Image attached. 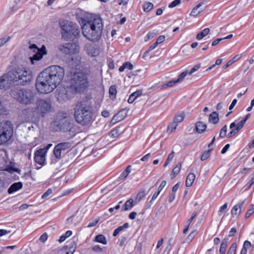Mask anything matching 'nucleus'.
<instances>
[{"label":"nucleus","mask_w":254,"mask_h":254,"mask_svg":"<svg viewBox=\"0 0 254 254\" xmlns=\"http://www.w3.org/2000/svg\"><path fill=\"white\" fill-rule=\"evenodd\" d=\"M254 212V208L252 207L250 208L247 212L245 217L246 218H248L250 217Z\"/></svg>","instance_id":"864d4df0"},{"label":"nucleus","mask_w":254,"mask_h":254,"mask_svg":"<svg viewBox=\"0 0 254 254\" xmlns=\"http://www.w3.org/2000/svg\"><path fill=\"white\" fill-rule=\"evenodd\" d=\"M178 83L176 81V79L170 81L163 85V88L170 87L173 86L175 84Z\"/></svg>","instance_id":"37998d69"},{"label":"nucleus","mask_w":254,"mask_h":254,"mask_svg":"<svg viewBox=\"0 0 254 254\" xmlns=\"http://www.w3.org/2000/svg\"><path fill=\"white\" fill-rule=\"evenodd\" d=\"M209 32L210 29L208 28H205L197 34L196 38L197 40H200L208 34Z\"/></svg>","instance_id":"c85d7f7f"},{"label":"nucleus","mask_w":254,"mask_h":254,"mask_svg":"<svg viewBox=\"0 0 254 254\" xmlns=\"http://www.w3.org/2000/svg\"><path fill=\"white\" fill-rule=\"evenodd\" d=\"M62 151L69 149L71 146V144L69 142H64L57 144Z\"/></svg>","instance_id":"72a5a7b5"},{"label":"nucleus","mask_w":254,"mask_h":254,"mask_svg":"<svg viewBox=\"0 0 254 254\" xmlns=\"http://www.w3.org/2000/svg\"><path fill=\"white\" fill-rule=\"evenodd\" d=\"M4 171H6L10 174H13L14 172H17L19 173L20 170L16 168H14L12 166H7L4 170Z\"/></svg>","instance_id":"e433bc0d"},{"label":"nucleus","mask_w":254,"mask_h":254,"mask_svg":"<svg viewBox=\"0 0 254 254\" xmlns=\"http://www.w3.org/2000/svg\"><path fill=\"white\" fill-rule=\"evenodd\" d=\"M124 111V110H122V111L119 112L118 114H117L113 117V118H112V119L111 121V123L112 124L114 125V124H116L117 123H118L120 121H121L125 118L126 115L121 116V114Z\"/></svg>","instance_id":"5701e85b"},{"label":"nucleus","mask_w":254,"mask_h":254,"mask_svg":"<svg viewBox=\"0 0 254 254\" xmlns=\"http://www.w3.org/2000/svg\"><path fill=\"white\" fill-rule=\"evenodd\" d=\"M228 206L227 203H225L223 205H222L219 209L218 211V214L219 215H221L227 209Z\"/></svg>","instance_id":"8fccbe9b"},{"label":"nucleus","mask_w":254,"mask_h":254,"mask_svg":"<svg viewBox=\"0 0 254 254\" xmlns=\"http://www.w3.org/2000/svg\"><path fill=\"white\" fill-rule=\"evenodd\" d=\"M153 4L148 1L145 2L142 5L143 11L147 12L151 10L153 8Z\"/></svg>","instance_id":"7c9ffc66"},{"label":"nucleus","mask_w":254,"mask_h":254,"mask_svg":"<svg viewBox=\"0 0 254 254\" xmlns=\"http://www.w3.org/2000/svg\"><path fill=\"white\" fill-rule=\"evenodd\" d=\"M23 187L22 183L20 182L15 183L11 185V186L8 189V192L9 193H12L13 192L17 191L19 189H21Z\"/></svg>","instance_id":"412c9836"},{"label":"nucleus","mask_w":254,"mask_h":254,"mask_svg":"<svg viewBox=\"0 0 254 254\" xmlns=\"http://www.w3.org/2000/svg\"><path fill=\"white\" fill-rule=\"evenodd\" d=\"M227 131V125H224L220 130L219 137L221 138L225 137L226 135Z\"/></svg>","instance_id":"79ce46f5"},{"label":"nucleus","mask_w":254,"mask_h":254,"mask_svg":"<svg viewBox=\"0 0 254 254\" xmlns=\"http://www.w3.org/2000/svg\"><path fill=\"white\" fill-rule=\"evenodd\" d=\"M165 37L164 36L161 35L157 39L156 42L158 45L159 44H161L163 43L165 40Z\"/></svg>","instance_id":"052dcab7"},{"label":"nucleus","mask_w":254,"mask_h":254,"mask_svg":"<svg viewBox=\"0 0 254 254\" xmlns=\"http://www.w3.org/2000/svg\"><path fill=\"white\" fill-rule=\"evenodd\" d=\"M54 124L60 130L64 132L69 130L72 127L69 119L66 117L58 119L57 121L55 122Z\"/></svg>","instance_id":"f8f14e48"},{"label":"nucleus","mask_w":254,"mask_h":254,"mask_svg":"<svg viewBox=\"0 0 254 254\" xmlns=\"http://www.w3.org/2000/svg\"><path fill=\"white\" fill-rule=\"evenodd\" d=\"M60 25L62 29V37L65 40L77 38L79 36L80 30L78 26L75 23L63 20L60 22Z\"/></svg>","instance_id":"0eeeda50"},{"label":"nucleus","mask_w":254,"mask_h":254,"mask_svg":"<svg viewBox=\"0 0 254 254\" xmlns=\"http://www.w3.org/2000/svg\"><path fill=\"white\" fill-rule=\"evenodd\" d=\"M166 181H163L160 186H159L157 190L159 191L160 192L162 191V190L163 189V188L165 187L166 185Z\"/></svg>","instance_id":"6e6d98bb"},{"label":"nucleus","mask_w":254,"mask_h":254,"mask_svg":"<svg viewBox=\"0 0 254 254\" xmlns=\"http://www.w3.org/2000/svg\"><path fill=\"white\" fill-rule=\"evenodd\" d=\"M64 75V69L59 65H52L39 74L36 88L42 94L52 92L61 83Z\"/></svg>","instance_id":"f257e3e1"},{"label":"nucleus","mask_w":254,"mask_h":254,"mask_svg":"<svg viewBox=\"0 0 254 254\" xmlns=\"http://www.w3.org/2000/svg\"><path fill=\"white\" fill-rule=\"evenodd\" d=\"M10 36H7L5 37L2 38L0 39V47L3 45L5 43H6L7 42L9 41L10 39Z\"/></svg>","instance_id":"09e8293b"},{"label":"nucleus","mask_w":254,"mask_h":254,"mask_svg":"<svg viewBox=\"0 0 254 254\" xmlns=\"http://www.w3.org/2000/svg\"><path fill=\"white\" fill-rule=\"evenodd\" d=\"M176 193L174 192H172L170 195L169 197L168 201L170 203H171L175 198Z\"/></svg>","instance_id":"338daca9"},{"label":"nucleus","mask_w":254,"mask_h":254,"mask_svg":"<svg viewBox=\"0 0 254 254\" xmlns=\"http://www.w3.org/2000/svg\"><path fill=\"white\" fill-rule=\"evenodd\" d=\"M82 33L88 40L96 42L102 35L103 25L102 19L92 15L81 18Z\"/></svg>","instance_id":"f03ea898"},{"label":"nucleus","mask_w":254,"mask_h":254,"mask_svg":"<svg viewBox=\"0 0 254 254\" xmlns=\"http://www.w3.org/2000/svg\"><path fill=\"white\" fill-rule=\"evenodd\" d=\"M185 117V114L183 112L179 113L175 115L173 121L178 124L184 120Z\"/></svg>","instance_id":"c756f323"},{"label":"nucleus","mask_w":254,"mask_h":254,"mask_svg":"<svg viewBox=\"0 0 254 254\" xmlns=\"http://www.w3.org/2000/svg\"><path fill=\"white\" fill-rule=\"evenodd\" d=\"M99 220L97 219L94 221H93L92 222H90L87 226V227H92L95 226L99 222Z\"/></svg>","instance_id":"0e129e2a"},{"label":"nucleus","mask_w":254,"mask_h":254,"mask_svg":"<svg viewBox=\"0 0 254 254\" xmlns=\"http://www.w3.org/2000/svg\"><path fill=\"white\" fill-rule=\"evenodd\" d=\"M36 108L41 116L44 117L52 110V102L50 99H40L36 102Z\"/></svg>","instance_id":"1a4fd4ad"},{"label":"nucleus","mask_w":254,"mask_h":254,"mask_svg":"<svg viewBox=\"0 0 254 254\" xmlns=\"http://www.w3.org/2000/svg\"><path fill=\"white\" fill-rule=\"evenodd\" d=\"M209 122L216 125L219 123V118L218 117V114L216 112H213L211 113L209 116L208 118Z\"/></svg>","instance_id":"4be33fe9"},{"label":"nucleus","mask_w":254,"mask_h":254,"mask_svg":"<svg viewBox=\"0 0 254 254\" xmlns=\"http://www.w3.org/2000/svg\"><path fill=\"white\" fill-rule=\"evenodd\" d=\"M142 94V90H138L135 92L132 93L129 97L128 99V103L129 104L132 103L135 99L137 97L141 95Z\"/></svg>","instance_id":"b1692460"},{"label":"nucleus","mask_w":254,"mask_h":254,"mask_svg":"<svg viewBox=\"0 0 254 254\" xmlns=\"http://www.w3.org/2000/svg\"><path fill=\"white\" fill-rule=\"evenodd\" d=\"M29 48L33 50L34 52L36 53L30 58L31 63L34 64V61H39L44 55H46L47 52L45 46L43 45L41 49L38 48L35 44H32L29 46Z\"/></svg>","instance_id":"9b49d317"},{"label":"nucleus","mask_w":254,"mask_h":254,"mask_svg":"<svg viewBox=\"0 0 254 254\" xmlns=\"http://www.w3.org/2000/svg\"><path fill=\"white\" fill-rule=\"evenodd\" d=\"M48 236L46 233L42 234L40 237V240L42 242H45L48 239Z\"/></svg>","instance_id":"bf43d9fd"},{"label":"nucleus","mask_w":254,"mask_h":254,"mask_svg":"<svg viewBox=\"0 0 254 254\" xmlns=\"http://www.w3.org/2000/svg\"><path fill=\"white\" fill-rule=\"evenodd\" d=\"M22 114L24 116V119L27 122H37L39 120L41 116L36 108L24 109Z\"/></svg>","instance_id":"9d476101"},{"label":"nucleus","mask_w":254,"mask_h":254,"mask_svg":"<svg viewBox=\"0 0 254 254\" xmlns=\"http://www.w3.org/2000/svg\"><path fill=\"white\" fill-rule=\"evenodd\" d=\"M243 127L239 122L237 125L235 122L231 123L230 126V128L231 129V131L227 135V137L228 138L232 137L238 133Z\"/></svg>","instance_id":"dca6fc26"},{"label":"nucleus","mask_w":254,"mask_h":254,"mask_svg":"<svg viewBox=\"0 0 254 254\" xmlns=\"http://www.w3.org/2000/svg\"><path fill=\"white\" fill-rule=\"evenodd\" d=\"M200 67V64H197L195 65L193 68L191 69L190 71L189 72V74L191 75L196 71H197Z\"/></svg>","instance_id":"603ef678"},{"label":"nucleus","mask_w":254,"mask_h":254,"mask_svg":"<svg viewBox=\"0 0 254 254\" xmlns=\"http://www.w3.org/2000/svg\"><path fill=\"white\" fill-rule=\"evenodd\" d=\"M237 232V229L235 228H232L229 232V237L233 236Z\"/></svg>","instance_id":"774afa93"},{"label":"nucleus","mask_w":254,"mask_h":254,"mask_svg":"<svg viewBox=\"0 0 254 254\" xmlns=\"http://www.w3.org/2000/svg\"><path fill=\"white\" fill-rule=\"evenodd\" d=\"M13 128L10 121H3L0 123V145L5 143L12 137Z\"/></svg>","instance_id":"6e6552de"},{"label":"nucleus","mask_w":254,"mask_h":254,"mask_svg":"<svg viewBox=\"0 0 254 254\" xmlns=\"http://www.w3.org/2000/svg\"><path fill=\"white\" fill-rule=\"evenodd\" d=\"M8 74H5L0 77V89L6 90L10 88L11 85L14 84L10 80Z\"/></svg>","instance_id":"4468645a"},{"label":"nucleus","mask_w":254,"mask_h":254,"mask_svg":"<svg viewBox=\"0 0 254 254\" xmlns=\"http://www.w3.org/2000/svg\"><path fill=\"white\" fill-rule=\"evenodd\" d=\"M188 74V72L187 71H185L183 72L179 76L178 79H176V81L178 82H180L183 81Z\"/></svg>","instance_id":"c03bdc74"},{"label":"nucleus","mask_w":254,"mask_h":254,"mask_svg":"<svg viewBox=\"0 0 254 254\" xmlns=\"http://www.w3.org/2000/svg\"><path fill=\"white\" fill-rule=\"evenodd\" d=\"M110 98L112 100H114L116 98L117 93V87L116 85H111L109 90Z\"/></svg>","instance_id":"a878e982"},{"label":"nucleus","mask_w":254,"mask_h":254,"mask_svg":"<svg viewBox=\"0 0 254 254\" xmlns=\"http://www.w3.org/2000/svg\"><path fill=\"white\" fill-rule=\"evenodd\" d=\"M237 249V244L234 243L229 249L227 254H235Z\"/></svg>","instance_id":"a19ab883"},{"label":"nucleus","mask_w":254,"mask_h":254,"mask_svg":"<svg viewBox=\"0 0 254 254\" xmlns=\"http://www.w3.org/2000/svg\"><path fill=\"white\" fill-rule=\"evenodd\" d=\"M154 35H155V33H154L149 32L147 34V35L145 36V41H148L150 39L153 38Z\"/></svg>","instance_id":"5fc2aeb1"},{"label":"nucleus","mask_w":254,"mask_h":254,"mask_svg":"<svg viewBox=\"0 0 254 254\" xmlns=\"http://www.w3.org/2000/svg\"><path fill=\"white\" fill-rule=\"evenodd\" d=\"M133 206V200L132 198H130L127 200L124 205L122 210L126 211L128 209H130Z\"/></svg>","instance_id":"cd10ccee"},{"label":"nucleus","mask_w":254,"mask_h":254,"mask_svg":"<svg viewBox=\"0 0 254 254\" xmlns=\"http://www.w3.org/2000/svg\"><path fill=\"white\" fill-rule=\"evenodd\" d=\"M125 65V68H127L128 69H129V70H131L133 68V64L130 63V62H126L124 63Z\"/></svg>","instance_id":"680f3d73"},{"label":"nucleus","mask_w":254,"mask_h":254,"mask_svg":"<svg viewBox=\"0 0 254 254\" xmlns=\"http://www.w3.org/2000/svg\"><path fill=\"white\" fill-rule=\"evenodd\" d=\"M52 193V190L51 189H49L42 195V198L45 199L50 194Z\"/></svg>","instance_id":"3c124183"},{"label":"nucleus","mask_w":254,"mask_h":254,"mask_svg":"<svg viewBox=\"0 0 254 254\" xmlns=\"http://www.w3.org/2000/svg\"><path fill=\"white\" fill-rule=\"evenodd\" d=\"M10 95L18 102L25 105L32 103L34 99V94L29 89L14 88L11 90Z\"/></svg>","instance_id":"423d86ee"},{"label":"nucleus","mask_w":254,"mask_h":254,"mask_svg":"<svg viewBox=\"0 0 254 254\" xmlns=\"http://www.w3.org/2000/svg\"><path fill=\"white\" fill-rule=\"evenodd\" d=\"M62 151L61 149L58 146V145H56L54 150V154L56 158L57 159H60L61 157V154Z\"/></svg>","instance_id":"4c0bfd02"},{"label":"nucleus","mask_w":254,"mask_h":254,"mask_svg":"<svg viewBox=\"0 0 254 254\" xmlns=\"http://www.w3.org/2000/svg\"><path fill=\"white\" fill-rule=\"evenodd\" d=\"M178 126V124L175 122L173 121L168 126V132L172 133L174 132Z\"/></svg>","instance_id":"ea45409f"},{"label":"nucleus","mask_w":254,"mask_h":254,"mask_svg":"<svg viewBox=\"0 0 254 254\" xmlns=\"http://www.w3.org/2000/svg\"><path fill=\"white\" fill-rule=\"evenodd\" d=\"M206 127V124L203 123L202 122L199 121L196 123L195 129L196 132L198 133H202L205 131Z\"/></svg>","instance_id":"6ab92c4d"},{"label":"nucleus","mask_w":254,"mask_h":254,"mask_svg":"<svg viewBox=\"0 0 254 254\" xmlns=\"http://www.w3.org/2000/svg\"><path fill=\"white\" fill-rule=\"evenodd\" d=\"M88 75L87 73L78 71L75 72L70 80L71 86L76 92H83L89 86Z\"/></svg>","instance_id":"39448f33"},{"label":"nucleus","mask_w":254,"mask_h":254,"mask_svg":"<svg viewBox=\"0 0 254 254\" xmlns=\"http://www.w3.org/2000/svg\"><path fill=\"white\" fill-rule=\"evenodd\" d=\"M212 149H209L208 150L204 151L201 156V160L205 161L207 160L210 156Z\"/></svg>","instance_id":"58836bf2"},{"label":"nucleus","mask_w":254,"mask_h":254,"mask_svg":"<svg viewBox=\"0 0 254 254\" xmlns=\"http://www.w3.org/2000/svg\"><path fill=\"white\" fill-rule=\"evenodd\" d=\"M94 241L97 243H101L103 245H106L107 244L106 237L102 234H99L97 235L95 238Z\"/></svg>","instance_id":"bb28decb"},{"label":"nucleus","mask_w":254,"mask_h":254,"mask_svg":"<svg viewBox=\"0 0 254 254\" xmlns=\"http://www.w3.org/2000/svg\"><path fill=\"white\" fill-rule=\"evenodd\" d=\"M76 244L74 241H71L65 247V250H70L71 253H74L76 250Z\"/></svg>","instance_id":"473e14b6"},{"label":"nucleus","mask_w":254,"mask_h":254,"mask_svg":"<svg viewBox=\"0 0 254 254\" xmlns=\"http://www.w3.org/2000/svg\"><path fill=\"white\" fill-rule=\"evenodd\" d=\"M6 187L7 185L4 180L0 178V193L4 190Z\"/></svg>","instance_id":"49530a36"},{"label":"nucleus","mask_w":254,"mask_h":254,"mask_svg":"<svg viewBox=\"0 0 254 254\" xmlns=\"http://www.w3.org/2000/svg\"><path fill=\"white\" fill-rule=\"evenodd\" d=\"M251 247V243L250 242H249L248 241H245V242L243 244V248H245V249H246L247 250H248V249H249Z\"/></svg>","instance_id":"13d9d810"},{"label":"nucleus","mask_w":254,"mask_h":254,"mask_svg":"<svg viewBox=\"0 0 254 254\" xmlns=\"http://www.w3.org/2000/svg\"><path fill=\"white\" fill-rule=\"evenodd\" d=\"M233 63V60H229L226 64L222 66V69H225L227 68H228L229 66H230Z\"/></svg>","instance_id":"e2e57ef3"},{"label":"nucleus","mask_w":254,"mask_h":254,"mask_svg":"<svg viewBox=\"0 0 254 254\" xmlns=\"http://www.w3.org/2000/svg\"><path fill=\"white\" fill-rule=\"evenodd\" d=\"M9 78L14 83L18 82L21 85L26 84L30 81L31 71L23 67H16L10 70L8 73Z\"/></svg>","instance_id":"20e7f679"},{"label":"nucleus","mask_w":254,"mask_h":254,"mask_svg":"<svg viewBox=\"0 0 254 254\" xmlns=\"http://www.w3.org/2000/svg\"><path fill=\"white\" fill-rule=\"evenodd\" d=\"M128 226L129 225L128 223H125L123 226H119L114 230L113 233V236H117L119 234V233L122 231L124 229L128 228Z\"/></svg>","instance_id":"2f4dec72"},{"label":"nucleus","mask_w":254,"mask_h":254,"mask_svg":"<svg viewBox=\"0 0 254 254\" xmlns=\"http://www.w3.org/2000/svg\"><path fill=\"white\" fill-rule=\"evenodd\" d=\"M250 116V114L247 115L245 117V118L243 120H242V121L239 122L240 124H241L243 126H244L245 125L246 122H247V121L248 120Z\"/></svg>","instance_id":"69168bd1"},{"label":"nucleus","mask_w":254,"mask_h":254,"mask_svg":"<svg viewBox=\"0 0 254 254\" xmlns=\"http://www.w3.org/2000/svg\"><path fill=\"white\" fill-rule=\"evenodd\" d=\"M93 114L91 107L85 102L78 103L74 110V117L76 122L82 126H87L92 120Z\"/></svg>","instance_id":"7ed1b4c3"},{"label":"nucleus","mask_w":254,"mask_h":254,"mask_svg":"<svg viewBox=\"0 0 254 254\" xmlns=\"http://www.w3.org/2000/svg\"><path fill=\"white\" fill-rule=\"evenodd\" d=\"M174 157V151H172L168 156L164 165V167H166L168 164L169 163L170 161Z\"/></svg>","instance_id":"a18cd8bd"},{"label":"nucleus","mask_w":254,"mask_h":254,"mask_svg":"<svg viewBox=\"0 0 254 254\" xmlns=\"http://www.w3.org/2000/svg\"><path fill=\"white\" fill-rule=\"evenodd\" d=\"M73 45L71 43H66L64 45H60L58 47V49L63 53L66 55L73 53L72 49Z\"/></svg>","instance_id":"f3484780"},{"label":"nucleus","mask_w":254,"mask_h":254,"mask_svg":"<svg viewBox=\"0 0 254 254\" xmlns=\"http://www.w3.org/2000/svg\"><path fill=\"white\" fill-rule=\"evenodd\" d=\"M47 151L44 149H40L35 153L34 160L36 163L43 166L45 164V156Z\"/></svg>","instance_id":"ddd939ff"},{"label":"nucleus","mask_w":254,"mask_h":254,"mask_svg":"<svg viewBox=\"0 0 254 254\" xmlns=\"http://www.w3.org/2000/svg\"><path fill=\"white\" fill-rule=\"evenodd\" d=\"M195 178V176L193 173H190L186 179V186L187 187H190Z\"/></svg>","instance_id":"393cba45"},{"label":"nucleus","mask_w":254,"mask_h":254,"mask_svg":"<svg viewBox=\"0 0 254 254\" xmlns=\"http://www.w3.org/2000/svg\"><path fill=\"white\" fill-rule=\"evenodd\" d=\"M85 48L87 54L91 57H96L100 53V48L95 44H87Z\"/></svg>","instance_id":"2eb2a0df"},{"label":"nucleus","mask_w":254,"mask_h":254,"mask_svg":"<svg viewBox=\"0 0 254 254\" xmlns=\"http://www.w3.org/2000/svg\"><path fill=\"white\" fill-rule=\"evenodd\" d=\"M92 250L93 251L98 252V253H101L102 252V249L98 245L94 246L92 247Z\"/></svg>","instance_id":"4d7b16f0"},{"label":"nucleus","mask_w":254,"mask_h":254,"mask_svg":"<svg viewBox=\"0 0 254 254\" xmlns=\"http://www.w3.org/2000/svg\"><path fill=\"white\" fill-rule=\"evenodd\" d=\"M229 239L228 238H224L221 244L219 252H226V250L228 244Z\"/></svg>","instance_id":"c9c22d12"},{"label":"nucleus","mask_w":254,"mask_h":254,"mask_svg":"<svg viewBox=\"0 0 254 254\" xmlns=\"http://www.w3.org/2000/svg\"><path fill=\"white\" fill-rule=\"evenodd\" d=\"M182 167L181 162L179 163L175 167H174L172 170V173L173 174V176L172 177V179L174 178L180 172L181 170V168Z\"/></svg>","instance_id":"f704fd0d"},{"label":"nucleus","mask_w":254,"mask_h":254,"mask_svg":"<svg viewBox=\"0 0 254 254\" xmlns=\"http://www.w3.org/2000/svg\"><path fill=\"white\" fill-rule=\"evenodd\" d=\"M243 204V202L236 205L232 208L231 211L232 217H238L240 214Z\"/></svg>","instance_id":"aec40b11"},{"label":"nucleus","mask_w":254,"mask_h":254,"mask_svg":"<svg viewBox=\"0 0 254 254\" xmlns=\"http://www.w3.org/2000/svg\"><path fill=\"white\" fill-rule=\"evenodd\" d=\"M202 2H200L199 4H198L196 6H194L193 9H192L190 15L191 16H196L199 14L201 11H202V10H198V9L203 4H205L206 3L207 1L206 0H202Z\"/></svg>","instance_id":"a211bd4d"},{"label":"nucleus","mask_w":254,"mask_h":254,"mask_svg":"<svg viewBox=\"0 0 254 254\" xmlns=\"http://www.w3.org/2000/svg\"><path fill=\"white\" fill-rule=\"evenodd\" d=\"M181 0H175L172 2H171L168 7L169 8H173L177 6L178 5L180 4L181 3Z\"/></svg>","instance_id":"de8ad7c7"}]
</instances>
